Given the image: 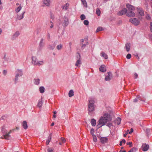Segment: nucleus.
Wrapping results in <instances>:
<instances>
[{"label": "nucleus", "mask_w": 152, "mask_h": 152, "mask_svg": "<svg viewBox=\"0 0 152 152\" xmlns=\"http://www.w3.org/2000/svg\"><path fill=\"white\" fill-rule=\"evenodd\" d=\"M32 63L34 65H37V62L38 61L37 58L35 57H32Z\"/></svg>", "instance_id": "nucleus-17"}, {"label": "nucleus", "mask_w": 152, "mask_h": 152, "mask_svg": "<svg viewBox=\"0 0 152 152\" xmlns=\"http://www.w3.org/2000/svg\"><path fill=\"white\" fill-rule=\"evenodd\" d=\"M133 131V129L132 128H131L130 129V131L129 132V134L132 133Z\"/></svg>", "instance_id": "nucleus-55"}, {"label": "nucleus", "mask_w": 152, "mask_h": 152, "mask_svg": "<svg viewBox=\"0 0 152 152\" xmlns=\"http://www.w3.org/2000/svg\"><path fill=\"white\" fill-rule=\"evenodd\" d=\"M108 75L106 76L105 80V81H109L112 78V75L110 72H107Z\"/></svg>", "instance_id": "nucleus-8"}, {"label": "nucleus", "mask_w": 152, "mask_h": 152, "mask_svg": "<svg viewBox=\"0 0 152 152\" xmlns=\"http://www.w3.org/2000/svg\"><path fill=\"white\" fill-rule=\"evenodd\" d=\"M136 10L138 14L139 19L141 20L142 19V17L144 15V10L142 8L139 7L136 8Z\"/></svg>", "instance_id": "nucleus-3"}, {"label": "nucleus", "mask_w": 152, "mask_h": 152, "mask_svg": "<svg viewBox=\"0 0 152 152\" xmlns=\"http://www.w3.org/2000/svg\"><path fill=\"white\" fill-rule=\"evenodd\" d=\"M15 130V129H13L11 130H10V131L8 133H6L5 134H4V136L1 137L2 139L4 138L5 139L9 140L10 139L9 137L10 136V134L12 132H13Z\"/></svg>", "instance_id": "nucleus-6"}, {"label": "nucleus", "mask_w": 152, "mask_h": 152, "mask_svg": "<svg viewBox=\"0 0 152 152\" xmlns=\"http://www.w3.org/2000/svg\"><path fill=\"white\" fill-rule=\"evenodd\" d=\"M142 150L144 151H146L148 150L149 148V145L145 143L142 144Z\"/></svg>", "instance_id": "nucleus-13"}, {"label": "nucleus", "mask_w": 152, "mask_h": 152, "mask_svg": "<svg viewBox=\"0 0 152 152\" xmlns=\"http://www.w3.org/2000/svg\"><path fill=\"white\" fill-rule=\"evenodd\" d=\"M63 47V45L61 44L58 45L56 47L57 49L58 50H61Z\"/></svg>", "instance_id": "nucleus-33"}, {"label": "nucleus", "mask_w": 152, "mask_h": 152, "mask_svg": "<svg viewBox=\"0 0 152 152\" xmlns=\"http://www.w3.org/2000/svg\"><path fill=\"white\" fill-rule=\"evenodd\" d=\"M40 79L39 78H35L34 79V83L36 85H38L40 83Z\"/></svg>", "instance_id": "nucleus-20"}, {"label": "nucleus", "mask_w": 152, "mask_h": 152, "mask_svg": "<svg viewBox=\"0 0 152 152\" xmlns=\"http://www.w3.org/2000/svg\"><path fill=\"white\" fill-rule=\"evenodd\" d=\"M146 18L148 20H149L151 19L150 16L148 14L146 16Z\"/></svg>", "instance_id": "nucleus-52"}, {"label": "nucleus", "mask_w": 152, "mask_h": 152, "mask_svg": "<svg viewBox=\"0 0 152 152\" xmlns=\"http://www.w3.org/2000/svg\"><path fill=\"white\" fill-rule=\"evenodd\" d=\"M51 134H50L49 136L48 137V139L46 141V144L47 145H48L51 140Z\"/></svg>", "instance_id": "nucleus-27"}, {"label": "nucleus", "mask_w": 152, "mask_h": 152, "mask_svg": "<svg viewBox=\"0 0 152 152\" xmlns=\"http://www.w3.org/2000/svg\"><path fill=\"white\" fill-rule=\"evenodd\" d=\"M122 142H123L124 143H126V140L124 139H123L122 141H121L120 142V146H121L122 145Z\"/></svg>", "instance_id": "nucleus-46"}, {"label": "nucleus", "mask_w": 152, "mask_h": 152, "mask_svg": "<svg viewBox=\"0 0 152 152\" xmlns=\"http://www.w3.org/2000/svg\"><path fill=\"white\" fill-rule=\"evenodd\" d=\"M121 121V119L120 118L118 117L116 119V121L117 122V124L119 125L120 124Z\"/></svg>", "instance_id": "nucleus-30"}, {"label": "nucleus", "mask_w": 152, "mask_h": 152, "mask_svg": "<svg viewBox=\"0 0 152 152\" xmlns=\"http://www.w3.org/2000/svg\"><path fill=\"white\" fill-rule=\"evenodd\" d=\"M127 10L126 8H124L121 11L117 13V15H122L127 13Z\"/></svg>", "instance_id": "nucleus-10"}, {"label": "nucleus", "mask_w": 152, "mask_h": 152, "mask_svg": "<svg viewBox=\"0 0 152 152\" xmlns=\"http://www.w3.org/2000/svg\"><path fill=\"white\" fill-rule=\"evenodd\" d=\"M53 116L54 118H56V114H54L53 115Z\"/></svg>", "instance_id": "nucleus-64"}, {"label": "nucleus", "mask_w": 152, "mask_h": 152, "mask_svg": "<svg viewBox=\"0 0 152 152\" xmlns=\"http://www.w3.org/2000/svg\"><path fill=\"white\" fill-rule=\"evenodd\" d=\"M43 64V61H38L37 62V65H42Z\"/></svg>", "instance_id": "nucleus-43"}, {"label": "nucleus", "mask_w": 152, "mask_h": 152, "mask_svg": "<svg viewBox=\"0 0 152 152\" xmlns=\"http://www.w3.org/2000/svg\"><path fill=\"white\" fill-rule=\"evenodd\" d=\"M54 123H52V124H51V126H54Z\"/></svg>", "instance_id": "nucleus-63"}, {"label": "nucleus", "mask_w": 152, "mask_h": 152, "mask_svg": "<svg viewBox=\"0 0 152 152\" xmlns=\"http://www.w3.org/2000/svg\"><path fill=\"white\" fill-rule=\"evenodd\" d=\"M91 125L93 126H95L96 123V120L94 119H92L91 120Z\"/></svg>", "instance_id": "nucleus-24"}, {"label": "nucleus", "mask_w": 152, "mask_h": 152, "mask_svg": "<svg viewBox=\"0 0 152 152\" xmlns=\"http://www.w3.org/2000/svg\"><path fill=\"white\" fill-rule=\"evenodd\" d=\"M136 98L138 99L139 100L145 102V100L142 99L140 96L139 95H137Z\"/></svg>", "instance_id": "nucleus-44"}, {"label": "nucleus", "mask_w": 152, "mask_h": 152, "mask_svg": "<svg viewBox=\"0 0 152 152\" xmlns=\"http://www.w3.org/2000/svg\"><path fill=\"white\" fill-rule=\"evenodd\" d=\"M23 75L22 70L21 69H18L16 71V75L15 78V84H16L17 83V81L18 80V77L21 76Z\"/></svg>", "instance_id": "nucleus-4"}, {"label": "nucleus", "mask_w": 152, "mask_h": 152, "mask_svg": "<svg viewBox=\"0 0 152 152\" xmlns=\"http://www.w3.org/2000/svg\"><path fill=\"white\" fill-rule=\"evenodd\" d=\"M138 100L139 99H137V98H136L134 99V102H136L138 101Z\"/></svg>", "instance_id": "nucleus-56"}, {"label": "nucleus", "mask_w": 152, "mask_h": 152, "mask_svg": "<svg viewBox=\"0 0 152 152\" xmlns=\"http://www.w3.org/2000/svg\"><path fill=\"white\" fill-rule=\"evenodd\" d=\"M69 97L72 96L74 95V91L72 90H71L69 91Z\"/></svg>", "instance_id": "nucleus-25"}, {"label": "nucleus", "mask_w": 152, "mask_h": 152, "mask_svg": "<svg viewBox=\"0 0 152 152\" xmlns=\"http://www.w3.org/2000/svg\"><path fill=\"white\" fill-rule=\"evenodd\" d=\"M131 57V55L130 54H128L126 56V58L127 59H130Z\"/></svg>", "instance_id": "nucleus-48"}, {"label": "nucleus", "mask_w": 152, "mask_h": 152, "mask_svg": "<svg viewBox=\"0 0 152 152\" xmlns=\"http://www.w3.org/2000/svg\"><path fill=\"white\" fill-rule=\"evenodd\" d=\"M42 100H39L38 104L37 106L39 107H42Z\"/></svg>", "instance_id": "nucleus-29"}, {"label": "nucleus", "mask_w": 152, "mask_h": 152, "mask_svg": "<svg viewBox=\"0 0 152 152\" xmlns=\"http://www.w3.org/2000/svg\"><path fill=\"white\" fill-rule=\"evenodd\" d=\"M69 6V4L66 3L64 6H62V8L63 9H64L65 10H66L67 9L68 6Z\"/></svg>", "instance_id": "nucleus-32"}, {"label": "nucleus", "mask_w": 152, "mask_h": 152, "mask_svg": "<svg viewBox=\"0 0 152 152\" xmlns=\"http://www.w3.org/2000/svg\"><path fill=\"white\" fill-rule=\"evenodd\" d=\"M22 126L23 128L25 129H27L28 126L27 122L26 121H24L22 124Z\"/></svg>", "instance_id": "nucleus-22"}, {"label": "nucleus", "mask_w": 152, "mask_h": 152, "mask_svg": "<svg viewBox=\"0 0 152 152\" xmlns=\"http://www.w3.org/2000/svg\"><path fill=\"white\" fill-rule=\"evenodd\" d=\"M137 149L136 148L134 147L128 152H136Z\"/></svg>", "instance_id": "nucleus-34"}, {"label": "nucleus", "mask_w": 152, "mask_h": 152, "mask_svg": "<svg viewBox=\"0 0 152 152\" xmlns=\"http://www.w3.org/2000/svg\"><path fill=\"white\" fill-rule=\"evenodd\" d=\"M102 30V28L101 27H98L96 30V32Z\"/></svg>", "instance_id": "nucleus-38"}, {"label": "nucleus", "mask_w": 152, "mask_h": 152, "mask_svg": "<svg viewBox=\"0 0 152 152\" xmlns=\"http://www.w3.org/2000/svg\"><path fill=\"white\" fill-rule=\"evenodd\" d=\"M150 28L151 32H152V22L150 23Z\"/></svg>", "instance_id": "nucleus-49"}, {"label": "nucleus", "mask_w": 152, "mask_h": 152, "mask_svg": "<svg viewBox=\"0 0 152 152\" xmlns=\"http://www.w3.org/2000/svg\"><path fill=\"white\" fill-rule=\"evenodd\" d=\"M125 47L127 52H129L130 50V45L129 43H126L125 45Z\"/></svg>", "instance_id": "nucleus-21"}, {"label": "nucleus", "mask_w": 152, "mask_h": 152, "mask_svg": "<svg viewBox=\"0 0 152 152\" xmlns=\"http://www.w3.org/2000/svg\"><path fill=\"white\" fill-rule=\"evenodd\" d=\"M102 56L105 59H107V55L104 52L101 53Z\"/></svg>", "instance_id": "nucleus-31"}, {"label": "nucleus", "mask_w": 152, "mask_h": 152, "mask_svg": "<svg viewBox=\"0 0 152 152\" xmlns=\"http://www.w3.org/2000/svg\"><path fill=\"white\" fill-rule=\"evenodd\" d=\"M25 13V11L23 12L22 14L20 15H18L17 16V18L19 20H20L23 18L24 15Z\"/></svg>", "instance_id": "nucleus-18"}, {"label": "nucleus", "mask_w": 152, "mask_h": 152, "mask_svg": "<svg viewBox=\"0 0 152 152\" xmlns=\"http://www.w3.org/2000/svg\"><path fill=\"white\" fill-rule=\"evenodd\" d=\"M7 73V71L6 70H4L3 71V74L4 75H6Z\"/></svg>", "instance_id": "nucleus-54"}, {"label": "nucleus", "mask_w": 152, "mask_h": 152, "mask_svg": "<svg viewBox=\"0 0 152 152\" xmlns=\"http://www.w3.org/2000/svg\"><path fill=\"white\" fill-rule=\"evenodd\" d=\"M44 41V39L43 38L41 39L39 43L40 47L42 48L44 46L45 44L43 42Z\"/></svg>", "instance_id": "nucleus-23"}, {"label": "nucleus", "mask_w": 152, "mask_h": 152, "mask_svg": "<svg viewBox=\"0 0 152 152\" xmlns=\"http://www.w3.org/2000/svg\"><path fill=\"white\" fill-rule=\"evenodd\" d=\"M4 60H6V59H7V58L6 57V55H4Z\"/></svg>", "instance_id": "nucleus-61"}, {"label": "nucleus", "mask_w": 152, "mask_h": 152, "mask_svg": "<svg viewBox=\"0 0 152 152\" xmlns=\"http://www.w3.org/2000/svg\"><path fill=\"white\" fill-rule=\"evenodd\" d=\"M81 1L84 7H87V4L86 0H81Z\"/></svg>", "instance_id": "nucleus-35"}, {"label": "nucleus", "mask_w": 152, "mask_h": 152, "mask_svg": "<svg viewBox=\"0 0 152 152\" xmlns=\"http://www.w3.org/2000/svg\"><path fill=\"white\" fill-rule=\"evenodd\" d=\"M69 45L70 47H71V45H72V43L71 42H69Z\"/></svg>", "instance_id": "nucleus-60"}, {"label": "nucleus", "mask_w": 152, "mask_h": 152, "mask_svg": "<svg viewBox=\"0 0 152 152\" xmlns=\"http://www.w3.org/2000/svg\"><path fill=\"white\" fill-rule=\"evenodd\" d=\"M88 42H86V44H82L81 45H82L81 47V48H82V49H83L84 48H85V47L86 46V45H88Z\"/></svg>", "instance_id": "nucleus-42"}, {"label": "nucleus", "mask_w": 152, "mask_h": 152, "mask_svg": "<svg viewBox=\"0 0 152 152\" xmlns=\"http://www.w3.org/2000/svg\"><path fill=\"white\" fill-rule=\"evenodd\" d=\"M112 118L110 115L108 113H105L103 116L102 117L99 119L97 125V129L100 128L102 126L106 125L108 127H110L112 126L111 122Z\"/></svg>", "instance_id": "nucleus-1"}, {"label": "nucleus", "mask_w": 152, "mask_h": 152, "mask_svg": "<svg viewBox=\"0 0 152 152\" xmlns=\"http://www.w3.org/2000/svg\"><path fill=\"white\" fill-rule=\"evenodd\" d=\"M53 26V24H52L51 25V26H50V28H52Z\"/></svg>", "instance_id": "nucleus-62"}, {"label": "nucleus", "mask_w": 152, "mask_h": 152, "mask_svg": "<svg viewBox=\"0 0 152 152\" xmlns=\"http://www.w3.org/2000/svg\"><path fill=\"white\" fill-rule=\"evenodd\" d=\"M134 11H128V12H127L126 15L130 17L135 16V13L133 12Z\"/></svg>", "instance_id": "nucleus-12"}, {"label": "nucleus", "mask_w": 152, "mask_h": 152, "mask_svg": "<svg viewBox=\"0 0 152 152\" xmlns=\"http://www.w3.org/2000/svg\"><path fill=\"white\" fill-rule=\"evenodd\" d=\"M108 138L107 137H101L100 138V140L102 144H104L107 143V142Z\"/></svg>", "instance_id": "nucleus-14"}, {"label": "nucleus", "mask_w": 152, "mask_h": 152, "mask_svg": "<svg viewBox=\"0 0 152 152\" xmlns=\"http://www.w3.org/2000/svg\"><path fill=\"white\" fill-rule=\"evenodd\" d=\"M99 70L100 71L103 72H106V70L105 65H102L99 68Z\"/></svg>", "instance_id": "nucleus-15"}, {"label": "nucleus", "mask_w": 152, "mask_h": 152, "mask_svg": "<svg viewBox=\"0 0 152 152\" xmlns=\"http://www.w3.org/2000/svg\"><path fill=\"white\" fill-rule=\"evenodd\" d=\"M39 90L41 93H43L45 91V88L44 87L41 86L39 88Z\"/></svg>", "instance_id": "nucleus-26"}, {"label": "nucleus", "mask_w": 152, "mask_h": 152, "mask_svg": "<svg viewBox=\"0 0 152 152\" xmlns=\"http://www.w3.org/2000/svg\"><path fill=\"white\" fill-rule=\"evenodd\" d=\"M138 77V75L137 73H135L134 74V78L136 79Z\"/></svg>", "instance_id": "nucleus-57"}, {"label": "nucleus", "mask_w": 152, "mask_h": 152, "mask_svg": "<svg viewBox=\"0 0 152 152\" xmlns=\"http://www.w3.org/2000/svg\"><path fill=\"white\" fill-rule=\"evenodd\" d=\"M95 132L94 129L93 128H92L90 130V133L92 135H95L94 134V133Z\"/></svg>", "instance_id": "nucleus-41"}, {"label": "nucleus", "mask_w": 152, "mask_h": 152, "mask_svg": "<svg viewBox=\"0 0 152 152\" xmlns=\"http://www.w3.org/2000/svg\"><path fill=\"white\" fill-rule=\"evenodd\" d=\"M96 13L99 16L100 15L101 12L99 9H97L96 11Z\"/></svg>", "instance_id": "nucleus-37"}, {"label": "nucleus", "mask_w": 152, "mask_h": 152, "mask_svg": "<svg viewBox=\"0 0 152 152\" xmlns=\"http://www.w3.org/2000/svg\"><path fill=\"white\" fill-rule=\"evenodd\" d=\"M80 18L81 20H83L86 18V16L84 14H82L80 16Z\"/></svg>", "instance_id": "nucleus-39"}, {"label": "nucleus", "mask_w": 152, "mask_h": 152, "mask_svg": "<svg viewBox=\"0 0 152 152\" xmlns=\"http://www.w3.org/2000/svg\"><path fill=\"white\" fill-rule=\"evenodd\" d=\"M44 4L45 5L49 6L50 3V0H43Z\"/></svg>", "instance_id": "nucleus-19"}, {"label": "nucleus", "mask_w": 152, "mask_h": 152, "mask_svg": "<svg viewBox=\"0 0 152 152\" xmlns=\"http://www.w3.org/2000/svg\"><path fill=\"white\" fill-rule=\"evenodd\" d=\"M93 137V140L94 142H96L97 141V138L96 136L95 135L92 136Z\"/></svg>", "instance_id": "nucleus-40"}, {"label": "nucleus", "mask_w": 152, "mask_h": 152, "mask_svg": "<svg viewBox=\"0 0 152 152\" xmlns=\"http://www.w3.org/2000/svg\"><path fill=\"white\" fill-rule=\"evenodd\" d=\"M126 144L127 145H129V146L130 147H132V142H127L126 143Z\"/></svg>", "instance_id": "nucleus-50"}, {"label": "nucleus", "mask_w": 152, "mask_h": 152, "mask_svg": "<svg viewBox=\"0 0 152 152\" xmlns=\"http://www.w3.org/2000/svg\"><path fill=\"white\" fill-rule=\"evenodd\" d=\"M5 116H2L1 117V119L4 120L5 119Z\"/></svg>", "instance_id": "nucleus-58"}, {"label": "nucleus", "mask_w": 152, "mask_h": 152, "mask_svg": "<svg viewBox=\"0 0 152 152\" xmlns=\"http://www.w3.org/2000/svg\"><path fill=\"white\" fill-rule=\"evenodd\" d=\"M129 21L132 24L136 26L139 25L140 23V20L136 18H131L129 19Z\"/></svg>", "instance_id": "nucleus-5"}, {"label": "nucleus", "mask_w": 152, "mask_h": 152, "mask_svg": "<svg viewBox=\"0 0 152 152\" xmlns=\"http://www.w3.org/2000/svg\"><path fill=\"white\" fill-rule=\"evenodd\" d=\"M94 103L95 101L91 99L89 100L88 105V109L89 112H91L94 111L95 108Z\"/></svg>", "instance_id": "nucleus-2"}, {"label": "nucleus", "mask_w": 152, "mask_h": 152, "mask_svg": "<svg viewBox=\"0 0 152 152\" xmlns=\"http://www.w3.org/2000/svg\"><path fill=\"white\" fill-rule=\"evenodd\" d=\"M126 7L128 9V11H134L135 10L134 7L129 4H126Z\"/></svg>", "instance_id": "nucleus-11"}, {"label": "nucleus", "mask_w": 152, "mask_h": 152, "mask_svg": "<svg viewBox=\"0 0 152 152\" xmlns=\"http://www.w3.org/2000/svg\"><path fill=\"white\" fill-rule=\"evenodd\" d=\"M150 129H146V133L147 135H149V133H150Z\"/></svg>", "instance_id": "nucleus-47"}, {"label": "nucleus", "mask_w": 152, "mask_h": 152, "mask_svg": "<svg viewBox=\"0 0 152 152\" xmlns=\"http://www.w3.org/2000/svg\"><path fill=\"white\" fill-rule=\"evenodd\" d=\"M47 150L48 152H52L53 151V150H52V149H51L50 148L48 149Z\"/></svg>", "instance_id": "nucleus-53"}, {"label": "nucleus", "mask_w": 152, "mask_h": 152, "mask_svg": "<svg viewBox=\"0 0 152 152\" xmlns=\"http://www.w3.org/2000/svg\"><path fill=\"white\" fill-rule=\"evenodd\" d=\"M63 20L64 22L63 26H66L69 23V21L68 18L64 16L63 18Z\"/></svg>", "instance_id": "nucleus-7"}, {"label": "nucleus", "mask_w": 152, "mask_h": 152, "mask_svg": "<svg viewBox=\"0 0 152 152\" xmlns=\"http://www.w3.org/2000/svg\"><path fill=\"white\" fill-rule=\"evenodd\" d=\"M80 44H83V42H84V39H81L80 40Z\"/></svg>", "instance_id": "nucleus-59"}, {"label": "nucleus", "mask_w": 152, "mask_h": 152, "mask_svg": "<svg viewBox=\"0 0 152 152\" xmlns=\"http://www.w3.org/2000/svg\"><path fill=\"white\" fill-rule=\"evenodd\" d=\"M21 5L20 4L19 6L15 10V12L17 13H18L21 10L22 7L21 6Z\"/></svg>", "instance_id": "nucleus-28"}, {"label": "nucleus", "mask_w": 152, "mask_h": 152, "mask_svg": "<svg viewBox=\"0 0 152 152\" xmlns=\"http://www.w3.org/2000/svg\"><path fill=\"white\" fill-rule=\"evenodd\" d=\"M20 33L18 31H16L13 35L12 39L13 40L15 39L16 38H17L18 36L19 35Z\"/></svg>", "instance_id": "nucleus-16"}, {"label": "nucleus", "mask_w": 152, "mask_h": 152, "mask_svg": "<svg viewBox=\"0 0 152 152\" xmlns=\"http://www.w3.org/2000/svg\"><path fill=\"white\" fill-rule=\"evenodd\" d=\"M83 23L84 25L87 26L88 25L89 22L88 20H84L83 22Z\"/></svg>", "instance_id": "nucleus-45"}, {"label": "nucleus", "mask_w": 152, "mask_h": 152, "mask_svg": "<svg viewBox=\"0 0 152 152\" xmlns=\"http://www.w3.org/2000/svg\"><path fill=\"white\" fill-rule=\"evenodd\" d=\"M55 48V46H51L50 45H49L48 46V48L51 50H53Z\"/></svg>", "instance_id": "nucleus-36"}, {"label": "nucleus", "mask_w": 152, "mask_h": 152, "mask_svg": "<svg viewBox=\"0 0 152 152\" xmlns=\"http://www.w3.org/2000/svg\"><path fill=\"white\" fill-rule=\"evenodd\" d=\"M61 141L63 142V143H64L66 142V140L63 137H62L61 138Z\"/></svg>", "instance_id": "nucleus-51"}, {"label": "nucleus", "mask_w": 152, "mask_h": 152, "mask_svg": "<svg viewBox=\"0 0 152 152\" xmlns=\"http://www.w3.org/2000/svg\"><path fill=\"white\" fill-rule=\"evenodd\" d=\"M77 57L78 59H77V61L75 63V66H78L79 65L81 64V61L80 60V53H77Z\"/></svg>", "instance_id": "nucleus-9"}]
</instances>
